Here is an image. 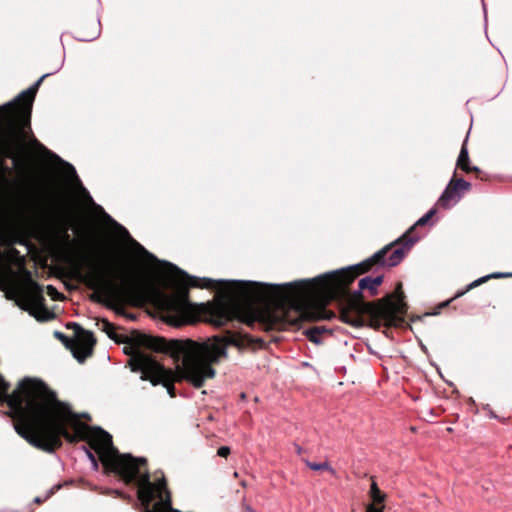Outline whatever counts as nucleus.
Masks as SVG:
<instances>
[{
	"label": "nucleus",
	"mask_w": 512,
	"mask_h": 512,
	"mask_svg": "<svg viewBox=\"0 0 512 512\" xmlns=\"http://www.w3.org/2000/svg\"><path fill=\"white\" fill-rule=\"evenodd\" d=\"M369 494L372 500L378 504L382 503L385 499V495L381 492L375 481L371 483Z\"/></svg>",
	"instance_id": "16"
},
{
	"label": "nucleus",
	"mask_w": 512,
	"mask_h": 512,
	"mask_svg": "<svg viewBox=\"0 0 512 512\" xmlns=\"http://www.w3.org/2000/svg\"><path fill=\"white\" fill-rule=\"evenodd\" d=\"M310 329H317L319 331V334L322 335V336H329V335H331V330L328 329L324 325L313 326V327H310Z\"/></svg>",
	"instance_id": "28"
},
{
	"label": "nucleus",
	"mask_w": 512,
	"mask_h": 512,
	"mask_svg": "<svg viewBox=\"0 0 512 512\" xmlns=\"http://www.w3.org/2000/svg\"><path fill=\"white\" fill-rule=\"evenodd\" d=\"M62 65L63 60L55 71L43 74L32 86H30L27 90L22 91L12 101L6 103L3 106L4 109H9L7 121L10 123V135L3 139V142L0 145V149L5 157L13 159L15 165L19 161L18 158L14 156L15 144L18 138L22 137L24 128L30 125L32 103L35 94L42 81L46 77L60 70Z\"/></svg>",
	"instance_id": "6"
},
{
	"label": "nucleus",
	"mask_w": 512,
	"mask_h": 512,
	"mask_svg": "<svg viewBox=\"0 0 512 512\" xmlns=\"http://www.w3.org/2000/svg\"><path fill=\"white\" fill-rule=\"evenodd\" d=\"M384 276L377 275L375 277L365 276L359 280L358 286L361 289L368 290L371 296H375L378 293V286L383 282Z\"/></svg>",
	"instance_id": "13"
},
{
	"label": "nucleus",
	"mask_w": 512,
	"mask_h": 512,
	"mask_svg": "<svg viewBox=\"0 0 512 512\" xmlns=\"http://www.w3.org/2000/svg\"><path fill=\"white\" fill-rule=\"evenodd\" d=\"M244 512H256V511L250 505H246Z\"/></svg>",
	"instance_id": "34"
},
{
	"label": "nucleus",
	"mask_w": 512,
	"mask_h": 512,
	"mask_svg": "<svg viewBox=\"0 0 512 512\" xmlns=\"http://www.w3.org/2000/svg\"><path fill=\"white\" fill-rule=\"evenodd\" d=\"M452 301H453V299L451 298V299H449V300H447V301L443 302V303L441 304V306H442V307H446V306H448Z\"/></svg>",
	"instance_id": "36"
},
{
	"label": "nucleus",
	"mask_w": 512,
	"mask_h": 512,
	"mask_svg": "<svg viewBox=\"0 0 512 512\" xmlns=\"http://www.w3.org/2000/svg\"><path fill=\"white\" fill-rule=\"evenodd\" d=\"M17 305L20 309L28 311L29 314L37 320L43 321L49 318L48 316L40 317L35 313V310L39 309L45 314H48V311L45 308V298L43 296L42 288L36 283H33V289L27 295L26 299L24 301H17Z\"/></svg>",
	"instance_id": "9"
},
{
	"label": "nucleus",
	"mask_w": 512,
	"mask_h": 512,
	"mask_svg": "<svg viewBox=\"0 0 512 512\" xmlns=\"http://www.w3.org/2000/svg\"><path fill=\"white\" fill-rule=\"evenodd\" d=\"M229 454L230 448L228 446H221L217 451V455L220 457H227Z\"/></svg>",
	"instance_id": "29"
},
{
	"label": "nucleus",
	"mask_w": 512,
	"mask_h": 512,
	"mask_svg": "<svg viewBox=\"0 0 512 512\" xmlns=\"http://www.w3.org/2000/svg\"><path fill=\"white\" fill-rule=\"evenodd\" d=\"M125 316L132 320L136 318L133 314H125Z\"/></svg>",
	"instance_id": "38"
},
{
	"label": "nucleus",
	"mask_w": 512,
	"mask_h": 512,
	"mask_svg": "<svg viewBox=\"0 0 512 512\" xmlns=\"http://www.w3.org/2000/svg\"><path fill=\"white\" fill-rule=\"evenodd\" d=\"M458 167L466 173H469L471 171H474V172L480 171V169L477 166H470L469 162H464L462 165H459Z\"/></svg>",
	"instance_id": "25"
},
{
	"label": "nucleus",
	"mask_w": 512,
	"mask_h": 512,
	"mask_svg": "<svg viewBox=\"0 0 512 512\" xmlns=\"http://www.w3.org/2000/svg\"><path fill=\"white\" fill-rule=\"evenodd\" d=\"M436 209L431 208L429 211H427L423 216H421L413 226L409 228V230L406 232L407 235L415 229L416 226H423L428 223V221L435 215Z\"/></svg>",
	"instance_id": "15"
},
{
	"label": "nucleus",
	"mask_w": 512,
	"mask_h": 512,
	"mask_svg": "<svg viewBox=\"0 0 512 512\" xmlns=\"http://www.w3.org/2000/svg\"><path fill=\"white\" fill-rule=\"evenodd\" d=\"M401 283L398 284L395 294L376 302L363 300V290L360 286L349 296L347 308L341 311V320L354 327L363 326L362 315L370 319V326L380 328L382 325L398 326L404 321L407 311V304L404 301V293L401 290Z\"/></svg>",
	"instance_id": "4"
},
{
	"label": "nucleus",
	"mask_w": 512,
	"mask_h": 512,
	"mask_svg": "<svg viewBox=\"0 0 512 512\" xmlns=\"http://www.w3.org/2000/svg\"><path fill=\"white\" fill-rule=\"evenodd\" d=\"M98 326H100L101 330L104 331L109 338L116 339L117 334L115 332V327L112 323H110L106 319H101L98 323Z\"/></svg>",
	"instance_id": "14"
},
{
	"label": "nucleus",
	"mask_w": 512,
	"mask_h": 512,
	"mask_svg": "<svg viewBox=\"0 0 512 512\" xmlns=\"http://www.w3.org/2000/svg\"><path fill=\"white\" fill-rule=\"evenodd\" d=\"M405 237L406 234H403L358 265L326 272L312 279L273 284L269 287L277 290L286 287H297L300 289L297 297L302 299L339 297L345 293L346 288L353 282L357 275V267L361 266L363 272H366L374 264L386 266L387 253L392 250V247L402 242ZM230 284L229 290L222 294L221 303L214 309L215 325L224 326L233 319L252 325L258 320L259 314L252 309L251 305L253 302L266 300L262 288L268 287V284L254 281H230Z\"/></svg>",
	"instance_id": "3"
},
{
	"label": "nucleus",
	"mask_w": 512,
	"mask_h": 512,
	"mask_svg": "<svg viewBox=\"0 0 512 512\" xmlns=\"http://www.w3.org/2000/svg\"><path fill=\"white\" fill-rule=\"evenodd\" d=\"M481 1H482V8L484 11V16L486 17V4H485L484 0H481Z\"/></svg>",
	"instance_id": "37"
},
{
	"label": "nucleus",
	"mask_w": 512,
	"mask_h": 512,
	"mask_svg": "<svg viewBox=\"0 0 512 512\" xmlns=\"http://www.w3.org/2000/svg\"><path fill=\"white\" fill-rule=\"evenodd\" d=\"M51 155L57 162H59L60 164L63 165V167L65 168V173L67 174V178L72 182V184L76 188H78L81 191L86 202L88 204H91L96 209V211L99 212L102 219L104 221H106L107 223L113 225L115 228H117L120 236L123 239H125L126 241H128L130 243V245L140 255L146 257L148 260H150L152 262L167 266L169 268L170 273H174L176 275L181 276L182 280L179 281V285L188 286V287H196V288H210L215 283H224L225 282L224 280L216 281V280H214L212 278H208V277L200 278L197 276L189 275L186 271L180 269L175 264L168 262V261L159 260L154 254L149 252L145 247H143L140 243H138L136 240H134L131 237V235L129 234V231L124 226H122L117 221H115L107 212H105V210L100 205H97L94 202L89 191L83 186L80 178L77 175L76 169L72 164L64 161L63 159H61L58 155H56L54 153H51Z\"/></svg>",
	"instance_id": "5"
},
{
	"label": "nucleus",
	"mask_w": 512,
	"mask_h": 512,
	"mask_svg": "<svg viewBox=\"0 0 512 512\" xmlns=\"http://www.w3.org/2000/svg\"><path fill=\"white\" fill-rule=\"evenodd\" d=\"M80 338L76 348L73 350V356L79 363H83L89 356L92 355L93 347L96 339L92 332L85 330L80 333Z\"/></svg>",
	"instance_id": "12"
},
{
	"label": "nucleus",
	"mask_w": 512,
	"mask_h": 512,
	"mask_svg": "<svg viewBox=\"0 0 512 512\" xmlns=\"http://www.w3.org/2000/svg\"><path fill=\"white\" fill-rule=\"evenodd\" d=\"M34 501H35L36 503H41L43 500H42L40 497H36V498L34 499Z\"/></svg>",
	"instance_id": "40"
},
{
	"label": "nucleus",
	"mask_w": 512,
	"mask_h": 512,
	"mask_svg": "<svg viewBox=\"0 0 512 512\" xmlns=\"http://www.w3.org/2000/svg\"><path fill=\"white\" fill-rule=\"evenodd\" d=\"M67 327L73 329L77 335H80L81 332H85V329L77 322H71Z\"/></svg>",
	"instance_id": "27"
},
{
	"label": "nucleus",
	"mask_w": 512,
	"mask_h": 512,
	"mask_svg": "<svg viewBox=\"0 0 512 512\" xmlns=\"http://www.w3.org/2000/svg\"><path fill=\"white\" fill-rule=\"evenodd\" d=\"M305 464L314 471L320 470H328L331 473H335V470L329 465L327 461L321 463L310 462L309 460H305Z\"/></svg>",
	"instance_id": "18"
},
{
	"label": "nucleus",
	"mask_w": 512,
	"mask_h": 512,
	"mask_svg": "<svg viewBox=\"0 0 512 512\" xmlns=\"http://www.w3.org/2000/svg\"><path fill=\"white\" fill-rule=\"evenodd\" d=\"M83 261L89 270V287L101 294L94 298L95 301L99 303L103 302L102 296L107 300H112L122 295L132 296L139 299L144 297L145 289L140 285L133 284L126 287L117 286L111 278V266L108 263L101 262L95 264L89 262L87 259H83Z\"/></svg>",
	"instance_id": "7"
},
{
	"label": "nucleus",
	"mask_w": 512,
	"mask_h": 512,
	"mask_svg": "<svg viewBox=\"0 0 512 512\" xmlns=\"http://www.w3.org/2000/svg\"><path fill=\"white\" fill-rule=\"evenodd\" d=\"M421 348L424 352H427V348L424 345H422Z\"/></svg>",
	"instance_id": "41"
},
{
	"label": "nucleus",
	"mask_w": 512,
	"mask_h": 512,
	"mask_svg": "<svg viewBox=\"0 0 512 512\" xmlns=\"http://www.w3.org/2000/svg\"><path fill=\"white\" fill-rule=\"evenodd\" d=\"M60 487H61L60 485H56V486H54L53 488H51V489L49 490V492H48V494H47L46 498L50 497V496L54 493V491H55V490H58Z\"/></svg>",
	"instance_id": "32"
},
{
	"label": "nucleus",
	"mask_w": 512,
	"mask_h": 512,
	"mask_svg": "<svg viewBox=\"0 0 512 512\" xmlns=\"http://www.w3.org/2000/svg\"><path fill=\"white\" fill-rule=\"evenodd\" d=\"M419 240L417 236H407L403 238L402 242L392 247L390 255L387 257L386 266L395 267L405 257L406 253L413 247V245Z\"/></svg>",
	"instance_id": "11"
},
{
	"label": "nucleus",
	"mask_w": 512,
	"mask_h": 512,
	"mask_svg": "<svg viewBox=\"0 0 512 512\" xmlns=\"http://www.w3.org/2000/svg\"><path fill=\"white\" fill-rule=\"evenodd\" d=\"M134 347L124 348L126 354H131L128 366L132 372L141 373V380H149L153 386L162 384L170 397H175V387L169 383L172 371L143 352L141 348L171 356L176 365L175 379L186 380L195 388H201L207 379L214 378L216 371L213 364L227 357V348L234 346L239 350L249 347L252 339L248 336L229 334L226 337L214 336L204 342L191 339L170 340L163 337L138 333L133 337Z\"/></svg>",
	"instance_id": "2"
},
{
	"label": "nucleus",
	"mask_w": 512,
	"mask_h": 512,
	"mask_svg": "<svg viewBox=\"0 0 512 512\" xmlns=\"http://www.w3.org/2000/svg\"><path fill=\"white\" fill-rule=\"evenodd\" d=\"M294 446H295V450H296L297 454H301V452H302L301 446H299L298 444H294Z\"/></svg>",
	"instance_id": "35"
},
{
	"label": "nucleus",
	"mask_w": 512,
	"mask_h": 512,
	"mask_svg": "<svg viewBox=\"0 0 512 512\" xmlns=\"http://www.w3.org/2000/svg\"><path fill=\"white\" fill-rule=\"evenodd\" d=\"M490 279V276L488 275H485V276H482L476 280H474L473 282H471L470 284L467 285V290H471L483 283H485L486 281H488Z\"/></svg>",
	"instance_id": "24"
},
{
	"label": "nucleus",
	"mask_w": 512,
	"mask_h": 512,
	"mask_svg": "<svg viewBox=\"0 0 512 512\" xmlns=\"http://www.w3.org/2000/svg\"><path fill=\"white\" fill-rule=\"evenodd\" d=\"M469 290H467V287L464 289V290H459L456 292L455 296L452 298L453 300L454 299H457L461 296H463L466 292H468Z\"/></svg>",
	"instance_id": "31"
},
{
	"label": "nucleus",
	"mask_w": 512,
	"mask_h": 512,
	"mask_svg": "<svg viewBox=\"0 0 512 512\" xmlns=\"http://www.w3.org/2000/svg\"><path fill=\"white\" fill-rule=\"evenodd\" d=\"M467 140H468V135L466 136V138L462 144L460 153L458 155L457 166L462 165L464 162H469V152H468V148L466 145Z\"/></svg>",
	"instance_id": "19"
},
{
	"label": "nucleus",
	"mask_w": 512,
	"mask_h": 512,
	"mask_svg": "<svg viewBox=\"0 0 512 512\" xmlns=\"http://www.w3.org/2000/svg\"><path fill=\"white\" fill-rule=\"evenodd\" d=\"M187 304H188V299H187V298H184V299L182 300V305H183V306H185V305H187Z\"/></svg>",
	"instance_id": "39"
},
{
	"label": "nucleus",
	"mask_w": 512,
	"mask_h": 512,
	"mask_svg": "<svg viewBox=\"0 0 512 512\" xmlns=\"http://www.w3.org/2000/svg\"><path fill=\"white\" fill-rule=\"evenodd\" d=\"M490 279V276L488 275H485V276H482L476 280H474L473 282H471L470 284L467 285V290H471L483 283H485L486 281H488Z\"/></svg>",
	"instance_id": "23"
},
{
	"label": "nucleus",
	"mask_w": 512,
	"mask_h": 512,
	"mask_svg": "<svg viewBox=\"0 0 512 512\" xmlns=\"http://www.w3.org/2000/svg\"><path fill=\"white\" fill-rule=\"evenodd\" d=\"M488 276H490V279L506 278L512 277V272H494L488 274Z\"/></svg>",
	"instance_id": "26"
},
{
	"label": "nucleus",
	"mask_w": 512,
	"mask_h": 512,
	"mask_svg": "<svg viewBox=\"0 0 512 512\" xmlns=\"http://www.w3.org/2000/svg\"><path fill=\"white\" fill-rule=\"evenodd\" d=\"M367 512H382V510L371 505L368 507Z\"/></svg>",
	"instance_id": "33"
},
{
	"label": "nucleus",
	"mask_w": 512,
	"mask_h": 512,
	"mask_svg": "<svg viewBox=\"0 0 512 512\" xmlns=\"http://www.w3.org/2000/svg\"><path fill=\"white\" fill-rule=\"evenodd\" d=\"M99 34H100V30H99V28H97L91 36L79 38V40L80 41H92V40L96 39L99 36Z\"/></svg>",
	"instance_id": "30"
},
{
	"label": "nucleus",
	"mask_w": 512,
	"mask_h": 512,
	"mask_svg": "<svg viewBox=\"0 0 512 512\" xmlns=\"http://www.w3.org/2000/svg\"><path fill=\"white\" fill-rule=\"evenodd\" d=\"M17 305L20 309L28 311L29 314L37 320L43 321L49 318L48 316L40 317L35 313V310L39 309L45 314H48V311L45 308V298L43 296L42 288L36 283H33V289L27 295L26 299L24 301H17Z\"/></svg>",
	"instance_id": "8"
},
{
	"label": "nucleus",
	"mask_w": 512,
	"mask_h": 512,
	"mask_svg": "<svg viewBox=\"0 0 512 512\" xmlns=\"http://www.w3.org/2000/svg\"><path fill=\"white\" fill-rule=\"evenodd\" d=\"M81 449L85 452L87 458L89 459V461L92 464V467L94 469H97L98 468V462H97V459H96L95 455L93 454V452L87 446H85V445H83L81 447Z\"/></svg>",
	"instance_id": "20"
},
{
	"label": "nucleus",
	"mask_w": 512,
	"mask_h": 512,
	"mask_svg": "<svg viewBox=\"0 0 512 512\" xmlns=\"http://www.w3.org/2000/svg\"><path fill=\"white\" fill-rule=\"evenodd\" d=\"M47 294L53 299V300H60L63 298V295L52 285L47 286Z\"/></svg>",
	"instance_id": "22"
},
{
	"label": "nucleus",
	"mask_w": 512,
	"mask_h": 512,
	"mask_svg": "<svg viewBox=\"0 0 512 512\" xmlns=\"http://www.w3.org/2000/svg\"><path fill=\"white\" fill-rule=\"evenodd\" d=\"M9 388L10 383L0 374V403H6L18 415L19 422L14 424V429L30 445L52 453L61 447L62 437L70 443L87 440L105 468L121 479L136 464L147 463L144 457L121 454L114 447L112 436L101 427L81 423L80 418L90 419L89 414L74 413L42 380L24 377L11 393Z\"/></svg>",
	"instance_id": "1"
},
{
	"label": "nucleus",
	"mask_w": 512,
	"mask_h": 512,
	"mask_svg": "<svg viewBox=\"0 0 512 512\" xmlns=\"http://www.w3.org/2000/svg\"><path fill=\"white\" fill-rule=\"evenodd\" d=\"M304 335L308 338L309 341L313 342L316 345H320L323 343V336L319 334L317 329H306L304 331Z\"/></svg>",
	"instance_id": "17"
},
{
	"label": "nucleus",
	"mask_w": 512,
	"mask_h": 512,
	"mask_svg": "<svg viewBox=\"0 0 512 512\" xmlns=\"http://www.w3.org/2000/svg\"><path fill=\"white\" fill-rule=\"evenodd\" d=\"M470 187L471 184L463 178L451 179L439 198L440 205L444 208H449V202L452 200L458 202L462 193L469 190Z\"/></svg>",
	"instance_id": "10"
},
{
	"label": "nucleus",
	"mask_w": 512,
	"mask_h": 512,
	"mask_svg": "<svg viewBox=\"0 0 512 512\" xmlns=\"http://www.w3.org/2000/svg\"><path fill=\"white\" fill-rule=\"evenodd\" d=\"M54 337L59 339L65 345V347L70 348L71 340L64 333L56 330L54 331Z\"/></svg>",
	"instance_id": "21"
}]
</instances>
